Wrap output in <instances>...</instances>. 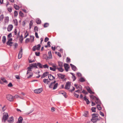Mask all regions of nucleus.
<instances>
[{"mask_svg": "<svg viewBox=\"0 0 123 123\" xmlns=\"http://www.w3.org/2000/svg\"><path fill=\"white\" fill-rule=\"evenodd\" d=\"M9 117L8 114L7 112H4L3 114L2 121L3 122L5 123Z\"/></svg>", "mask_w": 123, "mask_h": 123, "instance_id": "nucleus-1", "label": "nucleus"}, {"mask_svg": "<svg viewBox=\"0 0 123 123\" xmlns=\"http://www.w3.org/2000/svg\"><path fill=\"white\" fill-rule=\"evenodd\" d=\"M56 81H55L51 83L49 86V87L51 88H53V90L55 89L57 87L58 85V84L56 83L55 84Z\"/></svg>", "mask_w": 123, "mask_h": 123, "instance_id": "nucleus-2", "label": "nucleus"}, {"mask_svg": "<svg viewBox=\"0 0 123 123\" xmlns=\"http://www.w3.org/2000/svg\"><path fill=\"white\" fill-rule=\"evenodd\" d=\"M6 98L8 100L11 101H13V99L12 96L10 94L7 95Z\"/></svg>", "mask_w": 123, "mask_h": 123, "instance_id": "nucleus-3", "label": "nucleus"}, {"mask_svg": "<svg viewBox=\"0 0 123 123\" xmlns=\"http://www.w3.org/2000/svg\"><path fill=\"white\" fill-rule=\"evenodd\" d=\"M41 45L40 44H38L37 46L36 45L34 46L33 47V50L35 51L36 50H39L40 49Z\"/></svg>", "mask_w": 123, "mask_h": 123, "instance_id": "nucleus-4", "label": "nucleus"}, {"mask_svg": "<svg viewBox=\"0 0 123 123\" xmlns=\"http://www.w3.org/2000/svg\"><path fill=\"white\" fill-rule=\"evenodd\" d=\"M43 91V89L41 88L39 89H37L34 90V92L37 93H40Z\"/></svg>", "mask_w": 123, "mask_h": 123, "instance_id": "nucleus-5", "label": "nucleus"}, {"mask_svg": "<svg viewBox=\"0 0 123 123\" xmlns=\"http://www.w3.org/2000/svg\"><path fill=\"white\" fill-rule=\"evenodd\" d=\"M12 38L8 39V41L6 43L7 44L10 46H12V42H11L12 41Z\"/></svg>", "mask_w": 123, "mask_h": 123, "instance_id": "nucleus-6", "label": "nucleus"}, {"mask_svg": "<svg viewBox=\"0 0 123 123\" xmlns=\"http://www.w3.org/2000/svg\"><path fill=\"white\" fill-rule=\"evenodd\" d=\"M70 85V82H67L65 86V89L68 90L69 89Z\"/></svg>", "mask_w": 123, "mask_h": 123, "instance_id": "nucleus-7", "label": "nucleus"}, {"mask_svg": "<svg viewBox=\"0 0 123 123\" xmlns=\"http://www.w3.org/2000/svg\"><path fill=\"white\" fill-rule=\"evenodd\" d=\"M65 69L67 72L68 71V69L69 68V65L67 64L64 63V65Z\"/></svg>", "mask_w": 123, "mask_h": 123, "instance_id": "nucleus-8", "label": "nucleus"}, {"mask_svg": "<svg viewBox=\"0 0 123 123\" xmlns=\"http://www.w3.org/2000/svg\"><path fill=\"white\" fill-rule=\"evenodd\" d=\"M13 28V26L11 25H9L7 28V31H8L10 32L12 31Z\"/></svg>", "mask_w": 123, "mask_h": 123, "instance_id": "nucleus-9", "label": "nucleus"}, {"mask_svg": "<svg viewBox=\"0 0 123 123\" xmlns=\"http://www.w3.org/2000/svg\"><path fill=\"white\" fill-rule=\"evenodd\" d=\"M59 78L61 79H64L65 75L61 74H57Z\"/></svg>", "mask_w": 123, "mask_h": 123, "instance_id": "nucleus-10", "label": "nucleus"}, {"mask_svg": "<svg viewBox=\"0 0 123 123\" xmlns=\"http://www.w3.org/2000/svg\"><path fill=\"white\" fill-rule=\"evenodd\" d=\"M23 120V119L21 117H20L18 118V121L16 123H22V122Z\"/></svg>", "mask_w": 123, "mask_h": 123, "instance_id": "nucleus-11", "label": "nucleus"}, {"mask_svg": "<svg viewBox=\"0 0 123 123\" xmlns=\"http://www.w3.org/2000/svg\"><path fill=\"white\" fill-rule=\"evenodd\" d=\"M86 89L88 92L90 93L91 94L94 93V92H93L92 91L89 87H86Z\"/></svg>", "mask_w": 123, "mask_h": 123, "instance_id": "nucleus-12", "label": "nucleus"}, {"mask_svg": "<svg viewBox=\"0 0 123 123\" xmlns=\"http://www.w3.org/2000/svg\"><path fill=\"white\" fill-rule=\"evenodd\" d=\"M9 21V18L8 17H5L4 22L5 24L8 23Z\"/></svg>", "mask_w": 123, "mask_h": 123, "instance_id": "nucleus-13", "label": "nucleus"}, {"mask_svg": "<svg viewBox=\"0 0 123 123\" xmlns=\"http://www.w3.org/2000/svg\"><path fill=\"white\" fill-rule=\"evenodd\" d=\"M8 122L9 123L12 122L14 121L13 117H9V119L7 120Z\"/></svg>", "mask_w": 123, "mask_h": 123, "instance_id": "nucleus-14", "label": "nucleus"}, {"mask_svg": "<svg viewBox=\"0 0 123 123\" xmlns=\"http://www.w3.org/2000/svg\"><path fill=\"white\" fill-rule=\"evenodd\" d=\"M96 99H95V102L96 104H101V102L99 99L97 98Z\"/></svg>", "mask_w": 123, "mask_h": 123, "instance_id": "nucleus-15", "label": "nucleus"}, {"mask_svg": "<svg viewBox=\"0 0 123 123\" xmlns=\"http://www.w3.org/2000/svg\"><path fill=\"white\" fill-rule=\"evenodd\" d=\"M59 93L60 94L63 95L65 98L67 97L66 96V93L65 92L63 91H60L59 92Z\"/></svg>", "mask_w": 123, "mask_h": 123, "instance_id": "nucleus-16", "label": "nucleus"}, {"mask_svg": "<svg viewBox=\"0 0 123 123\" xmlns=\"http://www.w3.org/2000/svg\"><path fill=\"white\" fill-rule=\"evenodd\" d=\"M70 65L72 68V69L73 70L75 71L76 70V69H77V68L75 66L72 64H70Z\"/></svg>", "mask_w": 123, "mask_h": 123, "instance_id": "nucleus-17", "label": "nucleus"}, {"mask_svg": "<svg viewBox=\"0 0 123 123\" xmlns=\"http://www.w3.org/2000/svg\"><path fill=\"white\" fill-rule=\"evenodd\" d=\"M48 77L49 79L50 80H52L55 78L51 74H49L48 75Z\"/></svg>", "mask_w": 123, "mask_h": 123, "instance_id": "nucleus-18", "label": "nucleus"}, {"mask_svg": "<svg viewBox=\"0 0 123 123\" xmlns=\"http://www.w3.org/2000/svg\"><path fill=\"white\" fill-rule=\"evenodd\" d=\"M49 72H46L44 73L43 75L42 76V78H44L47 76V75L48 74Z\"/></svg>", "mask_w": 123, "mask_h": 123, "instance_id": "nucleus-19", "label": "nucleus"}, {"mask_svg": "<svg viewBox=\"0 0 123 123\" xmlns=\"http://www.w3.org/2000/svg\"><path fill=\"white\" fill-rule=\"evenodd\" d=\"M84 100L86 101V104H88L90 103L89 101V100L88 99L86 98V96L84 97Z\"/></svg>", "mask_w": 123, "mask_h": 123, "instance_id": "nucleus-20", "label": "nucleus"}, {"mask_svg": "<svg viewBox=\"0 0 123 123\" xmlns=\"http://www.w3.org/2000/svg\"><path fill=\"white\" fill-rule=\"evenodd\" d=\"M32 68L31 67H28V70H27V74H28L30 73L31 72V69Z\"/></svg>", "mask_w": 123, "mask_h": 123, "instance_id": "nucleus-21", "label": "nucleus"}, {"mask_svg": "<svg viewBox=\"0 0 123 123\" xmlns=\"http://www.w3.org/2000/svg\"><path fill=\"white\" fill-rule=\"evenodd\" d=\"M97 118L92 117L91 120L93 123H95L97 121Z\"/></svg>", "mask_w": 123, "mask_h": 123, "instance_id": "nucleus-22", "label": "nucleus"}, {"mask_svg": "<svg viewBox=\"0 0 123 123\" xmlns=\"http://www.w3.org/2000/svg\"><path fill=\"white\" fill-rule=\"evenodd\" d=\"M57 69H58L59 72H62L64 71V69L62 68V67H58L57 68Z\"/></svg>", "mask_w": 123, "mask_h": 123, "instance_id": "nucleus-23", "label": "nucleus"}, {"mask_svg": "<svg viewBox=\"0 0 123 123\" xmlns=\"http://www.w3.org/2000/svg\"><path fill=\"white\" fill-rule=\"evenodd\" d=\"M37 64L36 63L31 64L30 65V66L32 68V67H34L36 68H37Z\"/></svg>", "mask_w": 123, "mask_h": 123, "instance_id": "nucleus-24", "label": "nucleus"}, {"mask_svg": "<svg viewBox=\"0 0 123 123\" xmlns=\"http://www.w3.org/2000/svg\"><path fill=\"white\" fill-rule=\"evenodd\" d=\"M36 22L37 24H40L41 23V20L39 18L37 19L36 20Z\"/></svg>", "mask_w": 123, "mask_h": 123, "instance_id": "nucleus-25", "label": "nucleus"}, {"mask_svg": "<svg viewBox=\"0 0 123 123\" xmlns=\"http://www.w3.org/2000/svg\"><path fill=\"white\" fill-rule=\"evenodd\" d=\"M88 112L87 111H85L84 112L83 115L85 117H87L88 116Z\"/></svg>", "mask_w": 123, "mask_h": 123, "instance_id": "nucleus-26", "label": "nucleus"}, {"mask_svg": "<svg viewBox=\"0 0 123 123\" xmlns=\"http://www.w3.org/2000/svg\"><path fill=\"white\" fill-rule=\"evenodd\" d=\"M98 114H92V117L94 118H98Z\"/></svg>", "mask_w": 123, "mask_h": 123, "instance_id": "nucleus-27", "label": "nucleus"}, {"mask_svg": "<svg viewBox=\"0 0 123 123\" xmlns=\"http://www.w3.org/2000/svg\"><path fill=\"white\" fill-rule=\"evenodd\" d=\"M38 66V67L41 68H43L42 65L40 63H38L37 64V66Z\"/></svg>", "mask_w": 123, "mask_h": 123, "instance_id": "nucleus-28", "label": "nucleus"}, {"mask_svg": "<svg viewBox=\"0 0 123 123\" xmlns=\"http://www.w3.org/2000/svg\"><path fill=\"white\" fill-rule=\"evenodd\" d=\"M6 37L5 36H3L2 37V41L3 43H5L6 40Z\"/></svg>", "mask_w": 123, "mask_h": 123, "instance_id": "nucleus-29", "label": "nucleus"}, {"mask_svg": "<svg viewBox=\"0 0 123 123\" xmlns=\"http://www.w3.org/2000/svg\"><path fill=\"white\" fill-rule=\"evenodd\" d=\"M79 80L81 82H83L85 81V79L82 77L80 78L79 79Z\"/></svg>", "mask_w": 123, "mask_h": 123, "instance_id": "nucleus-30", "label": "nucleus"}, {"mask_svg": "<svg viewBox=\"0 0 123 123\" xmlns=\"http://www.w3.org/2000/svg\"><path fill=\"white\" fill-rule=\"evenodd\" d=\"M58 66L60 67H62L63 66V63L61 62H58Z\"/></svg>", "mask_w": 123, "mask_h": 123, "instance_id": "nucleus-31", "label": "nucleus"}, {"mask_svg": "<svg viewBox=\"0 0 123 123\" xmlns=\"http://www.w3.org/2000/svg\"><path fill=\"white\" fill-rule=\"evenodd\" d=\"M14 7L15 9L17 10H18L19 9V7L18 6L14 4Z\"/></svg>", "mask_w": 123, "mask_h": 123, "instance_id": "nucleus-32", "label": "nucleus"}, {"mask_svg": "<svg viewBox=\"0 0 123 123\" xmlns=\"http://www.w3.org/2000/svg\"><path fill=\"white\" fill-rule=\"evenodd\" d=\"M33 24V21L31 20L30 21V24H29V26H30L29 28L30 29H31V28L32 27Z\"/></svg>", "mask_w": 123, "mask_h": 123, "instance_id": "nucleus-33", "label": "nucleus"}, {"mask_svg": "<svg viewBox=\"0 0 123 123\" xmlns=\"http://www.w3.org/2000/svg\"><path fill=\"white\" fill-rule=\"evenodd\" d=\"M90 97L91 98H92L93 99H94V100H95V99H96L97 98L95 96H93V95H91L90 96Z\"/></svg>", "mask_w": 123, "mask_h": 123, "instance_id": "nucleus-34", "label": "nucleus"}, {"mask_svg": "<svg viewBox=\"0 0 123 123\" xmlns=\"http://www.w3.org/2000/svg\"><path fill=\"white\" fill-rule=\"evenodd\" d=\"M43 57L45 59H47L48 58V54H43Z\"/></svg>", "mask_w": 123, "mask_h": 123, "instance_id": "nucleus-35", "label": "nucleus"}, {"mask_svg": "<svg viewBox=\"0 0 123 123\" xmlns=\"http://www.w3.org/2000/svg\"><path fill=\"white\" fill-rule=\"evenodd\" d=\"M33 111V109H32L29 112H26L25 113V114L27 115H29V114L31 113V112H32Z\"/></svg>", "mask_w": 123, "mask_h": 123, "instance_id": "nucleus-36", "label": "nucleus"}, {"mask_svg": "<svg viewBox=\"0 0 123 123\" xmlns=\"http://www.w3.org/2000/svg\"><path fill=\"white\" fill-rule=\"evenodd\" d=\"M4 18V15L3 14H1L0 16V21H2Z\"/></svg>", "mask_w": 123, "mask_h": 123, "instance_id": "nucleus-37", "label": "nucleus"}, {"mask_svg": "<svg viewBox=\"0 0 123 123\" xmlns=\"http://www.w3.org/2000/svg\"><path fill=\"white\" fill-rule=\"evenodd\" d=\"M43 68H47L48 69L49 66L47 65V64H45V65H43L42 66Z\"/></svg>", "mask_w": 123, "mask_h": 123, "instance_id": "nucleus-38", "label": "nucleus"}, {"mask_svg": "<svg viewBox=\"0 0 123 123\" xmlns=\"http://www.w3.org/2000/svg\"><path fill=\"white\" fill-rule=\"evenodd\" d=\"M29 63H31L35 61L34 60H32L31 59L30 56L29 58Z\"/></svg>", "mask_w": 123, "mask_h": 123, "instance_id": "nucleus-39", "label": "nucleus"}, {"mask_svg": "<svg viewBox=\"0 0 123 123\" xmlns=\"http://www.w3.org/2000/svg\"><path fill=\"white\" fill-rule=\"evenodd\" d=\"M96 108L95 107H93L91 109V110L92 112H95L96 111Z\"/></svg>", "mask_w": 123, "mask_h": 123, "instance_id": "nucleus-40", "label": "nucleus"}, {"mask_svg": "<svg viewBox=\"0 0 123 123\" xmlns=\"http://www.w3.org/2000/svg\"><path fill=\"white\" fill-rule=\"evenodd\" d=\"M1 79L3 82L5 83H6L7 82L6 80L4 78L2 77L1 78Z\"/></svg>", "mask_w": 123, "mask_h": 123, "instance_id": "nucleus-41", "label": "nucleus"}, {"mask_svg": "<svg viewBox=\"0 0 123 123\" xmlns=\"http://www.w3.org/2000/svg\"><path fill=\"white\" fill-rule=\"evenodd\" d=\"M97 107L98 109L99 110H100L102 109V108L100 105H97Z\"/></svg>", "mask_w": 123, "mask_h": 123, "instance_id": "nucleus-42", "label": "nucleus"}, {"mask_svg": "<svg viewBox=\"0 0 123 123\" xmlns=\"http://www.w3.org/2000/svg\"><path fill=\"white\" fill-rule=\"evenodd\" d=\"M34 29L35 32H37L38 30V27L37 26H36L35 27Z\"/></svg>", "mask_w": 123, "mask_h": 123, "instance_id": "nucleus-43", "label": "nucleus"}, {"mask_svg": "<svg viewBox=\"0 0 123 123\" xmlns=\"http://www.w3.org/2000/svg\"><path fill=\"white\" fill-rule=\"evenodd\" d=\"M31 39V42H32L34 41V37L33 36H30Z\"/></svg>", "mask_w": 123, "mask_h": 123, "instance_id": "nucleus-44", "label": "nucleus"}, {"mask_svg": "<svg viewBox=\"0 0 123 123\" xmlns=\"http://www.w3.org/2000/svg\"><path fill=\"white\" fill-rule=\"evenodd\" d=\"M43 82L45 83H48V82H49V81H48V79H44L43 80Z\"/></svg>", "mask_w": 123, "mask_h": 123, "instance_id": "nucleus-45", "label": "nucleus"}, {"mask_svg": "<svg viewBox=\"0 0 123 123\" xmlns=\"http://www.w3.org/2000/svg\"><path fill=\"white\" fill-rule=\"evenodd\" d=\"M19 15L21 17H23L24 16V15L22 12L21 11H20L19 12Z\"/></svg>", "mask_w": 123, "mask_h": 123, "instance_id": "nucleus-46", "label": "nucleus"}, {"mask_svg": "<svg viewBox=\"0 0 123 123\" xmlns=\"http://www.w3.org/2000/svg\"><path fill=\"white\" fill-rule=\"evenodd\" d=\"M49 25V24L46 23H45L44 25V27H48Z\"/></svg>", "mask_w": 123, "mask_h": 123, "instance_id": "nucleus-47", "label": "nucleus"}, {"mask_svg": "<svg viewBox=\"0 0 123 123\" xmlns=\"http://www.w3.org/2000/svg\"><path fill=\"white\" fill-rule=\"evenodd\" d=\"M74 86H75L77 88H78L79 87L80 88H81V86H78V85L76 84H74Z\"/></svg>", "mask_w": 123, "mask_h": 123, "instance_id": "nucleus-48", "label": "nucleus"}, {"mask_svg": "<svg viewBox=\"0 0 123 123\" xmlns=\"http://www.w3.org/2000/svg\"><path fill=\"white\" fill-rule=\"evenodd\" d=\"M12 37V35L11 33L9 34L7 36V37L8 38V39H10V38Z\"/></svg>", "mask_w": 123, "mask_h": 123, "instance_id": "nucleus-49", "label": "nucleus"}, {"mask_svg": "<svg viewBox=\"0 0 123 123\" xmlns=\"http://www.w3.org/2000/svg\"><path fill=\"white\" fill-rule=\"evenodd\" d=\"M8 11L10 12H11L12 10V9L11 7H9L8 8Z\"/></svg>", "mask_w": 123, "mask_h": 123, "instance_id": "nucleus-50", "label": "nucleus"}, {"mask_svg": "<svg viewBox=\"0 0 123 123\" xmlns=\"http://www.w3.org/2000/svg\"><path fill=\"white\" fill-rule=\"evenodd\" d=\"M33 75V74L32 73H31L30 74V75L28 77H27V78L29 79Z\"/></svg>", "mask_w": 123, "mask_h": 123, "instance_id": "nucleus-51", "label": "nucleus"}, {"mask_svg": "<svg viewBox=\"0 0 123 123\" xmlns=\"http://www.w3.org/2000/svg\"><path fill=\"white\" fill-rule=\"evenodd\" d=\"M49 40V38L47 37H46L44 39V41L45 42H46Z\"/></svg>", "mask_w": 123, "mask_h": 123, "instance_id": "nucleus-52", "label": "nucleus"}, {"mask_svg": "<svg viewBox=\"0 0 123 123\" xmlns=\"http://www.w3.org/2000/svg\"><path fill=\"white\" fill-rule=\"evenodd\" d=\"M8 86L9 87H11L13 86L12 84L11 83H10L8 85Z\"/></svg>", "mask_w": 123, "mask_h": 123, "instance_id": "nucleus-53", "label": "nucleus"}, {"mask_svg": "<svg viewBox=\"0 0 123 123\" xmlns=\"http://www.w3.org/2000/svg\"><path fill=\"white\" fill-rule=\"evenodd\" d=\"M50 69L51 70L53 71H55V70H55L53 68L51 67H50Z\"/></svg>", "mask_w": 123, "mask_h": 123, "instance_id": "nucleus-54", "label": "nucleus"}, {"mask_svg": "<svg viewBox=\"0 0 123 123\" xmlns=\"http://www.w3.org/2000/svg\"><path fill=\"white\" fill-rule=\"evenodd\" d=\"M48 59H50L52 58V56L51 54H48Z\"/></svg>", "mask_w": 123, "mask_h": 123, "instance_id": "nucleus-55", "label": "nucleus"}, {"mask_svg": "<svg viewBox=\"0 0 123 123\" xmlns=\"http://www.w3.org/2000/svg\"><path fill=\"white\" fill-rule=\"evenodd\" d=\"M18 15V13L16 11H15L14 12V16L16 17Z\"/></svg>", "mask_w": 123, "mask_h": 123, "instance_id": "nucleus-56", "label": "nucleus"}, {"mask_svg": "<svg viewBox=\"0 0 123 123\" xmlns=\"http://www.w3.org/2000/svg\"><path fill=\"white\" fill-rule=\"evenodd\" d=\"M22 54H18V58L20 59L22 57Z\"/></svg>", "mask_w": 123, "mask_h": 123, "instance_id": "nucleus-57", "label": "nucleus"}, {"mask_svg": "<svg viewBox=\"0 0 123 123\" xmlns=\"http://www.w3.org/2000/svg\"><path fill=\"white\" fill-rule=\"evenodd\" d=\"M15 77L16 78L18 79H20V78L19 76L18 75H16L15 76Z\"/></svg>", "mask_w": 123, "mask_h": 123, "instance_id": "nucleus-58", "label": "nucleus"}, {"mask_svg": "<svg viewBox=\"0 0 123 123\" xmlns=\"http://www.w3.org/2000/svg\"><path fill=\"white\" fill-rule=\"evenodd\" d=\"M18 66V65L17 64H15L14 65L13 67L15 69H17Z\"/></svg>", "mask_w": 123, "mask_h": 123, "instance_id": "nucleus-59", "label": "nucleus"}, {"mask_svg": "<svg viewBox=\"0 0 123 123\" xmlns=\"http://www.w3.org/2000/svg\"><path fill=\"white\" fill-rule=\"evenodd\" d=\"M14 34L15 35H17V31L16 29H15L14 31Z\"/></svg>", "mask_w": 123, "mask_h": 123, "instance_id": "nucleus-60", "label": "nucleus"}, {"mask_svg": "<svg viewBox=\"0 0 123 123\" xmlns=\"http://www.w3.org/2000/svg\"><path fill=\"white\" fill-rule=\"evenodd\" d=\"M100 114L103 117H104V114L101 111L100 112Z\"/></svg>", "mask_w": 123, "mask_h": 123, "instance_id": "nucleus-61", "label": "nucleus"}, {"mask_svg": "<svg viewBox=\"0 0 123 123\" xmlns=\"http://www.w3.org/2000/svg\"><path fill=\"white\" fill-rule=\"evenodd\" d=\"M82 92L85 94H87L88 93L87 92H86L85 90H83V91H82Z\"/></svg>", "mask_w": 123, "mask_h": 123, "instance_id": "nucleus-62", "label": "nucleus"}, {"mask_svg": "<svg viewBox=\"0 0 123 123\" xmlns=\"http://www.w3.org/2000/svg\"><path fill=\"white\" fill-rule=\"evenodd\" d=\"M72 78L73 79V81H74L76 79V77H75V75L72 76Z\"/></svg>", "mask_w": 123, "mask_h": 123, "instance_id": "nucleus-63", "label": "nucleus"}, {"mask_svg": "<svg viewBox=\"0 0 123 123\" xmlns=\"http://www.w3.org/2000/svg\"><path fill=\"white\" fill-rule=\"evenodd\" d=\"M30 41V39L29 38H27L25 40V42L27 43L28 42Z\"/></svg>", "mask_w": 123, "mask_h": 123, "instance_id": "nucleus-64", "label": "nucleus"}]
</instances>
